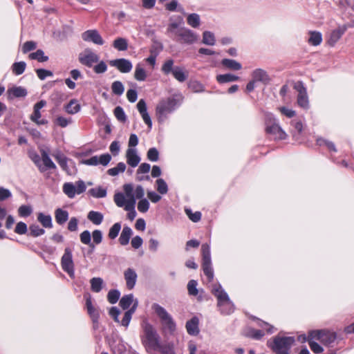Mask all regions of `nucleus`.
Returning a JSON list of instances; mask_svg holds the SVG:
<instances>
[{"mask_svg":"<svg viewBox=\"0 0 354 354\" xmlns=\"http://www.w3.org/2000/svg\"><path fill=\"white\" fill-rule=\"evenodd\" d=\"M144 337L142 342L148 353L161 351L162 347L160 342V336L152 324L148 322L142 324Z\"/></svg>","mask_w":354,"mask_h":354,"instance_id":"obj_1","label":"nucleus"},{"mask_svg":"<svg viewBox=\"0 0 354 354\" xmlns=\"http://www.w3.org/2000/svg\"><path fill=\"white\" fill-rule=\"evenodd\" d=\"M181 100L182 97L180 95H174L162 100L156 108V114L158 122H164L168 115L180 105Z\"/></svg>","mask_w":354,"mask_h":354,"instance_id":"obj_2","label":"nucleus"},{"mask_svg":"<svg viewBox=\"0 0 354 354\" xmlns=\"http://www.w3.org/2000/svg\"><path fill=\"white\" fill-rule=\"evenodd\" d=\"M212 292L217 299V306L222 315H229L234 313V305L220 284L214 285Z\"/></svg>","mask_w":354,"mask_h":354,"instance_id":"obj_3","label":"nucleus"},{"mask_svg":"<svg viewBox=\"0 0 354 354\" xmlns=\"http://www.w3.org/2000/svg\"><path fill=\"white\" fill-rule=\"evenodd\" d=\"M295 341L293 337L277 335L272 342H268V346L276 354H290V351Z\"/></svg>","mask_w":354,"mask_h":354,"instance_id":"obj_4","label":"nucleus"},{"mask_svg":"<svg viewBox=\"0 0 354 354\" xmlns=\"http://www.w3.org/2000/svg\"><path fill=\"white\" fill-rule=\"evenodd\" d=\"M152 309L160 319L164 330L172 335L176 329V324L171 315L158 304H153Z\"/></svg>","mask_w":354,"mask_h":354,"instance_id":"obj_5","label":"nucleus"},{"mask_svg":"<svg viewBox=\"0 0 354 354\" xmlns=\"http://www.w3.org/2000/svg\"><path fill=\"white\" fill-rule=\"evenodd\" d=\"M266 125L267 133L273 136L274 139L285 140L287 138L286 133L282 129L273 114L266 115Z\"/></svg>","mask_w":354,"mask_h":354,"instance_id":"obj_6","label":"nucleus"},{"mask_svg":"<svg viewBox=\"0 0 354 354\" xmlns=\"http://www.w3.org/2000/svg\"><path fill=\"white\" fill-rule=\"evenodd\" d=\"M174 61L172 59L166 60L162 66V72L165 75L171 73L174 77L179 82H184L188 77L187 73L180 66H174Z\"/></svg>","mask_w":354,"mask_h":354,"instance_id":"obj_7","label":"nucleus"},{"mask_svg":"<svg viewBox=\"0 0 354 354\" xmlns=\"http://www.w3.org/2000/svg\"><path fill=\"white\" fill-rule=\"evenodd\" d=\"M202 268L204 274L209 281L214 278V270L212 265L210 245L209 243H203L201 245Z\"/></svg>","mask_w":354,"mask_h":354,"instance_id":"obj_8","label":"nucleus"},{"mask_svg":"<svg viewBox=\"0 0 354 354\" xmlns=\"http://www.w3.org/2000/svg\"><path fill=\"white\" fill-rule=\"evenodd\" d=\"M257 325L263 328V330L249 328L245 336L256 340H259L265 335L263 330L268 334H272L275 331V328L272 325L264 321L258 319Z\"/></svg>","mask_w":354,"mask_h":354,"instance_id":"obj_9","label":"nucleus"},{"mask_svg":"<svg viewBox=\"0 0 354 354\" xmlns=\"http://www.w3.org/2000/svg\"><path fill=\"white\" fill-rule=\"evenodd\" d=\"M61 266L62 270L66 272L71 279L75 278V266L71 248H66L64 249V253L61 259Z\"/></svg>","mask_w":354,"mask_h":354,"instance_id":"obj_10","label":"nucleus"},{"mask_svg":"<svg viewBox=\"0 0 354 354\" xmlns=\"http://www.w3.org/2000/svg\"><path fill=\"white\" fill-rule=\"evenodd\" d=\"M294 89L298 93L297 97L298 106L304 109H308L310 107L309 100L307 90L304 83L301 81L296 82L294 85Z\"/></svg>","mask_w":354,"mask_h":354,"instance_id":"obj_11","label":"nucleus"},{"mask_svg":"<svg viewBox=\"0 0 354 354\" xmlns=\"http://www.w3.org/2000/svg\"><path fill=\"white\" fill-rule=\"evenodd\" d=\"M84 299L86 301V308L87 310V313L89 315L93 322V328L94 330H97L100 328V313L98 310L95 309L93 306L92 298L90 294L85 295Z\"/></svg>","mask_w":354,"mask_h":354,"instance_id":"obj_12","label":"nucleus"},{"mask_svg":"<svg viewBox=\"0 0 354 354\" xmlns=\"http://www.w3.org/2000/svg\"><path fill=\"white\" fill-rule=\"evenodd\" d=\"M174 39L180 43L192 44L198 40V35L190 29L180 28Z\"/></svg>","mask_w":354,"mask_h":354,"instance_id":"obj_13","label":"nucleus"},{"mask_svg":"<svg viewBox=\"0 0 354 354\" xmlns=\"http://www.w3.org/2000/svg\"><path fill=\"white\" fill-rule=\"evenodd\" d=\"M99 59V55L90 48H86L78 57L79 62L88 68L92 67L94 63H97Z\"/></svg>","mask_w":354,"mask_h":354,"instance_id":"obj_14","label":"nucleus"},{"mask_svg":"<svg viewBox=\"0 0 354 354\" xmlns=\"http://www.w3.org/2000/svg\"><path fill=\"white\" fill-rule=\"evenodd\" d=\"M82 39L86 42H92L94 44L102 46L104 41L98 30L91 29L84 31L81 35Z\"/></svg>","mask_w":354,"mask_h":354,"instance_id":"obj_15","label":"nucleus"},{"mask_svg":"<svg viewBox=\"0 0 354 354\" xmlns=\"http://www.w3.org/2000/svg\"><path fill=\"white\" fill-rule=\"evenodd\" d=\"M111 66L116 68L120 73H128L131 71L133 64L131 62L125 58H119L109 61Z\"/></svg>","mask_w":354,"mask_h":354,"instance_id":"obj_16","label":"nucleus"},{"mask_svg":"<svg viewBox=\"0 0 354 354\" xmlns=\"http://www.w3.org/2000/svg\"><path fill=\"white\" fill-rule=\"evenodd\" d=\"M27 95L26 88L21 86H12L6 91L7 99L9 101H12L15 98H24Z\"/></svg>","mask_w":354,"mask_h":354,"instance_id":"obj_17","label":"nucleus"},{"mask_svg":"<svg viewBox=\"0 0 354 354\" xmlns=\"http://www.w3.org/2000/svg\"><path fill=\"white\" fill-rule=\"evenodd\" d=\"M252 78L257 82H261L266 85L270 81V78L268 73L262 68H257L254 70L251 74Z\"/></svg>","mask_w":354,"mask_h":354,"instance_id":"obj_18","label":"nucleus"},{"mask_svg":"<svg viewBox=\"0 0 354 354\" xmlns=\"http://www.w3.org/2000/svg\"><path fill=\"white\" fill-rule=\"evenodd\" d=\"M127 164L131 167H136L140 162V157L138 156L136 148H129L126 152Z\"/></svg>","mask_w":354,"mask_h":354,"instance_id":"obj_19","label":"nucleus"},{"mask_svg":"<svg viewBox=\"0 0 354 354\" xmlns=\"http://www.w3.org/2000/svg\"><path fill=\"white\" fill-rule=\"evenodd\" d=\"M185 328L189 335L196 336L200 333L199 319L194 316L186 322Z\"/></svg>","mask_w":354,"mask_h":354,"instance_id":"obj_20","label":"nucleus"},{"mask_svg":"<svg viewBox=\"0 0 354 354\" xmlns=\"http://www.w3.org/2000/svg\"><path fill=\"white\" fill-rule=\"evenodd\" d=\"M124 279L126 281L127 287L131 290L134 288L138 275L133 268H127L124 273Z\"/></svg>","mask_w":354,"mask_h":354,"instance_id":"obj_21","label":"nucleus"},{"mask_svg":"<svg viewBox=\"0 0 354 354\" xmlns=\"http://www.w3.org/2000/svg\"><path fill=\"white\" fill-rule=\"evenodd\" d=\"M291 133L295 140L299 141L303 131V124L301 121L293 120L290 122Z\"/></svg>","mask_w":354,"mask_h":354,"instance_id":"obj_22","label":"nucleus"},{"mask_svg":"<svg viewBox=\"0 0 354 354\" xmlns=\"http://www.w3.org/2000/svg\"><path fill=\"white\" fill-rule=\"evenodd\" d=\"M221 64L225 69L231 71H236L242 68L241 64L234 59L225 58L221 60Z\"/></svg>","mask_w":354,"mask_h":354,"instance_id":"obj_23","label":"nucleus"},{"mask_svg":"<svg viewBox=\"0 0 354 354\" xmlns=\"http://www.w3.org/2000/svg\"><path fill=\"white\" fill-rule=\"evenodd\" d=\"M46 104L45 100H40L37 102L33 106V113L30 115V119L32 122H37L40 119L41 115L40 110Z\"/></svg>","mask_w":354,"mask_h":354,"instance_id":"obj_24","label":"nucleus"},{"mask_svg":"<svg viewBox=\"0 0 354 354\" xmlns=\"http://www.w3.org/2000/svg\"><path fill=\"white\" fill-rule=\"evenodd\" d=\"M68 211L62 208H57L55 210V218L58 225H63L68 221Z\"/></svg>","mask_w":354,"mask_h":354,"instance_id":"obj_25","label":"nucleus"},{"mask_svg":"<svg viewBox=\"0 0 354 354\" xmlns=\"http://www.w3.org/2000/svg\"><path fill=\"white\" fill-rule=\"evenodd\" d=\"M64 108L67 113L74 115L80 111L81 106L77 100L72 99L68 104L64 105Z\"/></svg>","mask_w":354,"mask_h":354,"instance_id":"obj_26","label":"nucleus"},{"mask_svg":"<svg viewBox=\"0 0 354 354\" xmlns=\"http://www.w3.org/2000/svg\"><path fill=\"white\" fill-rule=\"evenodd\" d=\"M310 37L308 39V43L312 46H319L322 41V35L320 32L310 30L308 32Z\"/></svg>","mask_w":354,"mask_h":354,"instance_id":"obj_27","label":"nucleus"},{"mask_svg":"<svg viewBox=\"0 0 354 354\" xmlns=\"http://www.w3.org/2000/svg\"><path fill=\"white\" fill-rule=\"evenodd\" d=\"M133 234L131 228L129 226H124L122 230L119 238V242L122 245H126L129 243L130 238Z\"/></svg>","mask_w":354,"mask_h":354,"instance_id":"obj_28","label":"nucleus"},{"mask_svg":"<svg viewBox=\"0 0 354 354\" xmlns=\"http://www.w3.org/2000/svg\"><path fill=\"white\" fill-rule=\"evenodd\" d=\"M239 78L240 77L239 76L232 73L220 74L216 77V81L219 84L236 82L238 81Z\"/></svg>","mask_w":354,"mask_h":354,"instance_id":"obj_29","label":"nucleus"},{"mask_svg":"<svg viewBox=\"0 0 354 354\" xmlns=\"http://www.w3.org/2000/svg\"><path fill=\"white\" fill-rule=\"evenodd\" d=\"M87 218L93 224L99 225L102 223L104 216L100 212L92 210L88 212Z\"/></svg>","mask_w":354,"mask_h":354,"instance_id":"obj_30","label":"nucleus"},{"mask_svg":"<svg viewBox=\"0 0 354 354\" xmlns=\"http://www.w3.org/2000/svg\"><path fill=\"white\" fill-rule=\"evenodd\" d=\"M336 338V333L324 330L321 342L326 346H329L335 342Z\"/></svg>","mask_w":354,"mask_h":354,"instance_id":"obj_31","label":"nucleus"},{"mask_svg":"<svg viewBox=\"0 0 354 354\" xmlns=\"http://www.w3.org/2000/svg\"><path fill=\"white\" fill-rule=\"evenodd\" d=\"M37 221L42 225L45 228H52V217L50 214H44V213L39 212L37 215Z\"/></svg>","mask_w":354,"mask_h":354,"instance_id":"obj_32","label":"nucleus"},{"mask_svg":"<svg viewBox=\"0 0 354 354\" xmlns=\"http://www.w3.org/2000/svg\"><path fill=\"white\" fill-rule=\"evenodd\" d=\"M28 57L30 59L37 60L39 62H45L48 60V57L45 55L44 52L41 49L29 54Z\"/></svg>","mask_w":354,"mask_h":354,"instance_id":"obj_33","label":"nucleus"},{"mask_svg":"<svg viewBox=\"0 0 354 354\" xmlns=\"http://www.w3.org/2000/svg\"><path fill=\"white\" fill-rule=\"evenodd\" d=\"M133 294L124 295L120 300V306L123 310H127L130 308L134 301Z\"/></svg>","mask_w":354,"mask_h":354,"instance_id":"obj_34","label":"nucleus"},{"mask_svg":"<svg viewBox=\"0 0 354 354\" xmlns=\"http://www.w3.org/2000/svg\"><path fill=\"white\" fill-rule=\"evenodd\" d=\"M113 46L119 51H124L128 48V41L124 38L118 37L113 41Z\"/></svg>","mask_w":354,"mask_h":354,"instance_id":"obj_35","label":"nucleus"},{"mask_svg":"<svg viewBox=\"0 0 354 354\" xmlns=\"http://www.w3.org/2000/svg\"><path fill=\"white\" fill-rule=\"evenodd\" d=\"M89 194L94 198H101L106 196V189L99 186L97 187L92 188L88 191Z\"/></svg>","mask_w":354,"mask_h":354,"instance_id":"obj_36","label":"nucleus"},{"mask_svg":"<svg viewBox=\"0 0 354 354\" xmlns=\"http://www.w3.org/2000/svg\"><path fill=\"white\" fill-rule=\"evenodd\" d=\"M202 43L208 46H214L216 44L214 34L210 31H204L203 33Z\"/></svg>","mask_w":354,"mask_h":354,"instance_id":"obj_37","label":"nucleus"},{"mask_svg":"<svg viewBox=\"0 0 354 354\" xmlns=\"http://www.w3.org/2000/svg\"><path fill=\"white\" fill-rule=\"evenodd\" d=\"M187 23L192 28H198L201 24V19L199 15L196 13L189 14L187 17Z\"/></svg>","mask_w":354,"mask_h":354,"instance_id":"obj_38","label":"nucleus"},{"mask_svg":"<svg viewBox=\"0 0 354 354\" xmlns=\"http://www.w3.org/2000/svg\"><path fill=\"white\" fill-rule=\"evenodd\" d=\"M41 158H42L43 163L44 165V167L45 168V171L47 169H56L55 164L53 162V160H51V158H50V156H48L47 152H46L45 151H42V152H41Z\"/></svg>","mask_w":354,"mask_h":354,"instance_id":"obj_39","label":"nucleus"},{"mask_svg":"<svg viewBox=\"0 0 354 354\" xmlns=\"http://www.w3.org/2000/svg\"><path fill=\"white\" fill-rule=\"evenodd\" d=\"M26 68V64L24 61L17 62L13 63L12 65V73L15 75H20L25 71Z\"/></svg>","mask_w":354,"mask_h":354,"instance_id":"obj_40","label":"nucleus"},{"mask_svg":"<svg viewBox=\"0 0 354 354\" xmlns=\"http://www.w3.org/2000/svg\"><path fill=\"white\" fill-rule=\"evenodd\" d=\"M63 192L70 198L76 195L75 186L72 183H66L63 185Z\"/></svg>","mask_w":354,"mask_h":354,"instance_id":"obj_41","label":"nucleus"},{"mask_svg":"<svg viewBox=\"0 0 354 354\" xmlns=\"http://www.w3.org/2000/svg\"><path fill=\"white\" fill-rule=\"evenodd\" d=\"M126 167H127L126 165L124 162H120L118 163L115 167L108 169L107 174L109 176H115L118 175L119 173L124 172L126 169Z\"/></svg>","mask_w":354,"mask_h":354,"instance_id":"obj_42","label":"nucleus"},{"mask_svg":"<svg viewBox=\"0 0 354 354\" xmlns=\"http://www.w3.org/2000/svg\"><path fill=\"white\" fill-rule=\"evenodd\" d=\"M92 291L99 292L102 288L103 280L100 277H93L90 281Z\"/></svg>","mask_w":354,"mask_h":354,"instance_id":"obj_43","label":"nucleus"},{"mask_svg":"<svg viewBox=\"0 0 354 354\" xmlns=\"http://www.w3.org/2000/svg\"><path fill=\"white\" fill-rule=\"evenodd\" d=\"M166 9L170 12L178 11L183 15H185V9L182 6H178V2L177 0H172L169 3L166 4Z\"/></svg>","mask_w":354,"mask_h":354,"instance_id":"obj_44","label":"nucleus"},{"mask_svg":"<svg viewBox=\"0 0 354 354\" xmlns=\"http://www.w3.org/2000/svg\"><path fill=\"white\" fill-rule=\"evenodd\" d=\"M343 35V31L340 29H336L332 31L328 39V44L331 46H335L337 41L341 38Z\"/></svg>","mask_w":354,"mask_h":354,"instance_id":"obj_45","label":"nucleus"},{"mask_svg":"<svg viewBox=\"0 0 354 354\" xmlns=\"http://www.w3.org/2000/svg\"><path fill=\"white\" fill-rule=\"evenodd\" d=\"M134 77L138 81H145L147 77L145 70L141 66L140 64L136 66Z\"/></svg>","mask_w":354,"mask_h":354,"instance_id":"obj_46","label":"nucleus"},{"mask_svg":"<svg viewBox=\"0 0 354 354\" xmlns=\"http://www.w3.org/2000/svg\"><path fill=\"white\" fill-rule=\"evenodd\" d=\"M112 93L116 95H121L124 91V87L120 81H115L111 85Z\"/></svg>","mask_w":354,"mask_h":354,"instance_id":"obj_47","label":"nucleus"},{"mask_svg":"<svg viewBox=\"0 0 354 354\" xmlns=\"http://www.w3.org/2000/svg\"><path fill=\"white\" fill-rule=\"evenodd\" d=\"M55 158L61 168L63 170L68 171V158L62 153L55 156Z\"/></svg>","mask_w":354,"mask_h":354,"instance_id":"obj_48","label":"nucleus"},{"mask_svg":"<svg viewBox=\"0 0 354 354\" xmlns=\"http://www.w3.org/2000/svg\"><path fill=\"white\" fill-rule=\"evenodd\" d=\"M156 189L160 194H166L168 192V186L166 182L162 178L156 180Z\"/></svg>","mask_w":354,"mask_h":354,"instance_id":"obj_49","label":"nucleus"},{"mask_svg":"<svg viewBox=\"0 0 354 354\" xmlns=\"http://www.w3.org/2000/svg\"><path fill=\"white\" fill-rule=\"evenodd\" d=\"M30 235L33 237H38L45 233V230L37 224L31 225L29 227Z\"/></svg>","mask_w":354,"mask_h":354,"instance_id":"obj_50","label":"nucleus"},{"mask_svg":"<svg viewBox=\"0 0 354 354\" xmlns=\"http://www.w3.org/2000/svg\"><path fill=\"white\" fill-rule=\"evenodd\" d=\"M31 160L35 163V165L38 167L40 172H44L45 168L41 164V157L36 152L31 153L29 155Z\"/></svg>","mask_w":354,"mask_h":354,"instance_id":"obj_51","label":"nucleus"},{"mask_svg":"<svg viewBox=\"0 0 354 354\" xmlns=\"http://www.w3.org/2000/svg\"><path fill=\"white\" fill-rule=\"evenodd\" d=\"M114 202L119 207H124L126 205V198L124 194L122 192L115 193L114 195Z\"/></svg>","mask_w":354,"mask_h":354,"instance_id":"obj_52","label":"nucleus"},{"mask_svg":"<svg viewBox=\"0 0 354 354\" xmlns=\"http://www.w3.org/2000/svg\"><path fill=\"white\" fill-rule=\"evenodd\" d=\"M120 297V292L118 290H111L107 295V299L111 304H114L118 302Z\"/></svg>","mask_w":354,"mask_h":354,"instance_id":"obj_53","label":"nucleus"},{"mask_svg":"<svg viewBox=\"0 0 354 354\" xmlns=\"http://www.w3.org/2000/svg\"><path fill=\"white\" fill-rule=\"evenodd\" d=\"M32 212V209L31 206L28 205H22L18 209V214L21 217H28Z\"/></svg>","mask_w":354,"mask_h":354,"instance_id":"obj_54","label":"nucleus"},{"mask_svg":"<svg viewBox=\"0 0 354 354\" xmlns=\"http://www.w3.org/2000/svg\"><path fill=\"white\" fill-rule=\"evenodd\" d=\"M324 330H310L308 335V342L313 341V339L322 341V335Z\"/></svg>","mask_w":354,"mask_h":354,"instance_id":"obj_55","label":"nucleus"},{"mask_svg":"<svg viewBox=\"0 0 354 354\" xmlns=\"http://www.w3.org/2000/svg\"><path fill=\"white\" fill-rule=\"evenodd\" d=\"M121 230V224L120 223H114L109 230V237L111 239H115Z\"/></svg>","mask_w":354,"mask_h":354,"instance_id":"obj_56","label":"nucleus"},{"mask_svg":"<svg viewBox=\"0 0 354 354\" xmlns=\"http://www.w3.org/2000/svg\"><path fill=\"white\" fill-rule=\"evenodd\" d=\"M198 282L194 279L190 280L187 283V290L189 295L196 296L198 293L197 289Z\"/></svg>","mask_w":354,"mask_h":354,"instance_id":"obj_57","label":"nucleus"},{"mask_svg":"<svg viewBox=\"0 0 354 354\" xmlns=\"http://www.w3.org/2000/svg\"><path fill=\"white\" fill-rule=\"evenodd\" d=\"M147 159L151 162H157L159 159V151L156 147L150 148L147 153Z\"/></svg>","mask_w":354,"mask_h":354,"instance_id":"obj_58","label":"nucleus"},{"mask_svg":"<svg viewBox=\"0 0 354 354\" xmlns=\"http://www.w3.org/2000/svg\"><path fill=\"white\" fill-rule=\"evenodd\" d=\"M185 213L189 218L194 223H197L201 219V212L197 211L193 213L190 209H185Z\"/></svg>","mask_w":354,"mask_h":354,"instance_id":"obj_59","label":"nucleus"},{"mask_svg":"<svg viewBox=\"0 0 354 354\" xmlns=\"http://www.w3.org/2000/svg\"><path fill=\"white\" fill-rule=\"evenodd\" d=\"M114 115L118 120L124 122L127 120V116L124 109L121 106H116L114 109Z\"/></svg>","mask_w":354,"mask_h":354,"instance_id":"obj_60","label":"nucleus"},{"mask_svg":"<svg viewBox=\"0 0 354 354\" xmlns=\"http://www.w3.org/2000/svg\"><path fill=\"white\" fill-rule=\"evenodd\" d=\"M149 202L146 198L140 199L138 203V209L141 213H145L149 210Z\"/></svg>","mask_w":354,"mask_h":354,"instance_id":"obj_61","label":"nucleus"},{"mask_svg":"<svg viewBox=\"0 0 354 354\" xmlns=\"http://www.w3.org/2000/svg\"><path fill=\"white\" fill-rule=\"evenodd\" d=\"M37 48V44L36 42L33 41H26L22 48L21 51L24 54H26L28 52L35 50Z\"/></svg>","mask_w":354,"mask_h":354,"instance_id":"obj_62","label":"nucleus"},{"mask_svg":"<svg viewBox=\"0 0 354 354\" xmlns=\"http://www.w3.org/2000/svg\"><path fill=\"white\" fill-rule=\"evenodd\" d=\"M37 77L41 80H44L47 77H52L53 73L51 71L46 70L44 68H38L36 70Z\"/></svg>","mask_w":354,"mask_h":354,"instance_id":"obj_63","label":"nucleus"},{"mask_svg":"<svg viewBox=\"0 0 354 354\" xmlns=\"http://www.w3.org/2000/svg\"><path fill=\"white\" fill-rule=\"evenodd\" d=\"M93 71L97 74H102L107 71V65L104 61H100L93 67Z\"/></svg>","mask_w":354,"mask_h":354,"instance_id":"obj_64","label":"nucleus"}]
</instances>
